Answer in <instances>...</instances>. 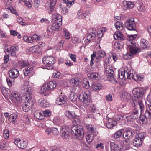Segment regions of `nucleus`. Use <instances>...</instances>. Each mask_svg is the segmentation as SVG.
<instances>
[{"label": "nucleus", "mask_w": 151, "mask_h": 151, "mask_svg": "<svg viewBox=\"0 0 151 151\" xmlns=\"http://www.w3.org/2000/svg\"><path fill=\"white\" fill-rule=\"evenodd\" d=\"M145 92V89L144 88L141 87L135 88L132 91L134 97L132 98V106H134L138 104L141 111L144 108L142 100V97Z\"/></svg>", "instance_id": "obj_1"}, {"label": "nucleus", "mask_w": 151, "mask_h": 151, "mask_svg": "<svg viewBox=\"0 0 151 151\" xmlns=\"http://www.w3.org/2000/svg\"><path fill=\"white\" fill-rule=\"evenodd\" d=\"M32 94L29 91H26L22 97V102L23 103L22 109L25 112H28L29 109L33 105V101L32 100Z\"/></svg>", "instance_id": "obj_2"}, {"label": "nucleus", "mask_w": 151, "mask_h": 151, "mask_svg": "<svg viewBox=\"0 0 151 151\" xmlns=\"http://www.w3.org/2000/svg\"><path fill=\"white\" fill-rule=\"evenodd\" d=\"M71 132L73 136L79 140H81L84 137V131L82 126H74L71 128Z\"/></svg>", "instance_id": "obj_3"}, {"label": "nucleus", "mask_w": 151, "mask_h": 151, "mask_svg": "<svg viewBox=\"0 0 151 151\" xmlns=\"http://www.w3.org/2000/svg\"><path fill=\"white\" fill-rule=\"evenodd\" d=\"M91 97L90 92L88 91L84 92V93H81L79 98L81 101L83 102V105L85 106H87L89 105L91 102Z\"/></svg>", "instance_id": "obj_4"}, {"label": "nucleus", "mask_w": 151, "mask_h": 151, "mask_svg": "<svg viewBox=\"0 0 151 151\" xmlns=\"http://www.w3.org/2000/svg\"><path fill=\"white\" fill-rule=\"evenodd\" d=\"M145 134L144 133H140L137 134L135 138L133 141L134 145L136 147L141 145L145 137Z\"/></svg>", "instance_id": "obj_5"}, {"label": "nucleus", "mask_w": 151, "mask_h": 151, "mask_svg": "<svg viewBox=\"0 0 151 151\" xmlns=\"http://www.w3.org/2000/svg\"><path fill=\"white\" fill-rule=\"evenodd\" d=\"M93 127V126L90 124L86 126V128L88 131L92 133L91 134H88L86 136V141L89 144L92 142L94 134H92V133L95 132L96 131V129H94Z\"/></svg>", "instance_id": "obj_6"}, {"label": "nucleus", "mask_w": 151, "mask_h": 151, "mask_svg": "<svg viewBox=\"0 0 151 151\" xmlns=\"http://www.w3.org/2000/svg\"><path fill=\"white\" fill-rule=\"evenodd\" d=\"M107 65L106 66L105 69V72L106 73V76L108 80L114 82H117V81L114 77V72L111 67L109 68Z\"/></svg>", "instance_id": "obj_7"}, {"label": "nucleus", "mask_w": 151, "mask_h": 151, "mask_svg": "<svg viewBox=\"0 0 151 151\" xmlns=\"http://www.w3.org/2000/svg\"><path fill=\"white\" fill-rule=\"evenodd\" d=\"M125 27L129 30H135L136 24L134 22V19L131 18L127 20L125 24Z\"/></svg>", "instance_id": "obj_8"}, {"label": "nucleus", "mask_w": 151, "mask_h": 151, "mask_svg": "<svg viewBox=\"0 0 151 151\" xmlns=\"http://www.w3.org/2000/svg\"><path fill=\"white\" fill-rule=\"evenodd\" d=\"M60 133L61 136L63 139H68L70 136L69 129L66 127H62L60 128Z\"/></svg>", "instance_id": "obj_9"}, {"label": "nucleus", "mask_w": 151, "mask_h": 151, "mask_svg": "<svg viewBox=\"0 0 151 151\" xmlns=\"http://www.w3.org/2000/svg\"><path fill=\"white\" fill-rule=\"evenodd\" d=\"M12 102L14 103H16L20 101L22 99V97H21L20 94L17 92H12L11 93L10 97Z\"/></svg>", "instance_id": "obj_10"}, {"label": "nucleus", "mask_w": 151, "mask_h": 151, "mask_svg": "<svg viewBox=\"0 0 151 151\" xmlns=\"http://www.w3.org/2000/svg\"><path fill=\"white\" fill-rule=\"evenodd\" d=\"M60 24L59 23L54 22L52 26H49L47 28L48 32H53L55 31H58L60 30Z\"/></svg>", "instance_id": "obj_11"}, {"label": "nucleus", "mask_w": 151, "mask_h": 151, "mask_svg": "<svg viewBox=\"0 0 151 151\" xmlns=\"http://www.w3.org/2000/svg\"><path fill=\"white\" fill-rule=\"evenodd\" d=\"M55 60L54 58L52 56L44 57L43 58V63L49 66L48 65H53L54 63Z\"/></svg>", "instance_id": "obj_12"}, {"label": "nucleus", "mask_w": 151, "mask_h": 151, "mask_svg": "<svg viewBox=\"0 0 151 151\" xmlns=\"http://www.w3.org/2000/svg\"><path fill=\"white\" fill-rule=\"evenodd\" d=\"M14 143L18 147L22 149L26 148L27 146V141L23 140H21L19 138L15 139Z\"/></svg>", "instance_id": "obj_13"}, {"label": "nucleus", "mask_w": 151, "mask_h": 151, "mask_svg": "<svg viewBox=\"0 0 151 151\" xmlns=\"http://www.w3.org/2000/svg\"><path fill=\"white\" fill-rule=\"evenodd\" d=\"M122 136L123 138L125 140V142L127 143L133 137L132 132L130 130H127L124 132Z\"/></svg>", "instance_id": "obj_14"}, {"label": "nucleus", "mask_w": 151, "mask_h": 151, "mask_svg": "<svg viewBox=\"0 0 151 151\" xmlns=\"http://www.w3.org/2000/svg\"><path fill=\"white\" fill-rule=\"evenodd\" d=\"M130 54L133 57V55L138 53L141 51L140 48L137 47L135 44H133L130 47L129 49Z\"/></svg>", "instance_id": "obj_15"}, {"label": "nucleus", "mask_w": 151, "mask_h": 151, "mask_svg": "<svg viewBox=\"0 0 151 151\" xmlns=\"http://www.w3.org/2000/svg\"><path fill=\"white\" fill-rule=\"evenodd\" d=\"M9 75L11 78L14 79L19 76V71L17 69H12L9 71Z\"/></svg>", "instance_id": "obj_16"}, {"label": "nucleus", "mask_w": 151, "mask_h": 151, "mask_svg": "<svg viewBox=\"0 0 151 151\" xmlns=\"http://www.w3.org/2000/svg\"><path fill=\"white\" fill-rule=\"evenodd\" d=\"M117 124L116 122L112 118H109L106 124V127L109 129H111Z\"/></svg>", "instance_id": "obj_17"}, {"label": "nucleus", "mask_w": 151, "mask_h": 151, "mask_svg": "<svg viewBox=\"0 0 151 151\" xmlns=\"http://www.w3.org/2000/svg\"><path fill=\"white\" fill-rule=\"evenodd\" d=\"M123 9L126 10L127 8L132 9L134 6V4L131 2L124 1L122 4Z\"/></svg>", "instance_id": "obj_18"}, {"label": "nucleus", "mask_w": 151, "mask_h": 151, "mask_svg": "<svg viewBox=\"0 0 151 151\" xmlns=\"http://www.w3.org/2000/svg\"><path fill=\"white\" fill-rule=\"evenodd\" d=\"M67 99L66 97L64 96H60L59 97L57 98L56 102L58 105H61L66 102Z\"/></svg>", "instance_id": "obj_19"}, {"label": "nucleus", "mask_w": 151, "mask_h": 151, "mask_svg": "<svg viewBox=\"0 0 151 151\" xmlns=\"http://www.w3.org/2000/svg\"><path fill=\"white\" fill-rule=\"evenodd\" d=\"M52 19L55 21V22L59 23L60 25L62 24V17L60 14L58 13H55L53 14L52 17Z\"/></svg>", "instance_id": "obj_20"}, {"label": "nucleus", "mask_w": 151, "mask_h": 151, "mask_svg": "<svg viewBox=\"0 0 151 151\" xmlns=\"http://www.w3.org/2000/svg\"><path fill=\"white\" fill-rule=\"evenodd\" d=\"M110 147L111 151H121V147L114 142H110Z\"/></svg>", "instance_id": "obj_21"}, {"label": "nucleus", "mask_w": 151, "mask_h": 151, "mask_svg": "<svg viewBox=\"0 0 151 151\" xmlns=\"http://www.w3.org/2000/svg\"><path fill=\"white\" fill-rule=\"evenodd\" d=\"M88 76L89 78L95 80H99L100 78L99 74L98 73H90L88 74Z\"/></svg>", "instance_id": "obj_22"}, {"label": "nucleus", "mask_w": 151, "mask_h": 151, "mask_svg": "<svg viewBox=\"0 0 151 151\" xmlns=\"http://www.w3.org/2000/svg\"><path fill=\"white\" fill-rule=\"evenodd\" d=\"M38 102L40 104V105L44 108L47 107L49 106V103L46 99L43 98L39 99Z\"/></svg>", "instance_id": "obj_23"}, {"label": "nucleus", "mask_w": 151, "mask_h": 151, "mask_svg": "<svg viewBox=\"0 0 151 151\" xmlns=\"http://www.w3.org/2000/svg\"><path fill=\"white\" fill-rule=\"evenodd\" d=\"M34 117L36 118L42 120L44 119V116L43 114V112L41 110L36 111L35 113Z\"/></svg>", "instance_id": "obj_24"}, {"label": "nucleus", "mask_w": 151, "mask_h": 151, "mask_svg": "<svg viewBox=\"0 0 151 151\" xmlns=\"http://www.w3.org/2000/svg\"><path fill=\"white\" fill-rule=\"evenodd\" d=\"M1 91L3 95L5 97H10L11 93H10V90L8 88L3 87L1 88Z\"/></svg>", "instance_id": "obj_25"}, {"label": "nucleus", "mask_w": 151, "mask_h": 151, "mask_svg": "<svg viewBox=\"0 0 151 151\" xmlns=\"http://www.w3.org/2000/svg\"><path fill=\"white\" fill-rule=\"evenodd\" d=\"M70 82L72 85L75 86H78L81 84L80 79L78 77L72 78Z\"/></svg>", "instance_id": "obj_26"}, {"label": "nucleus", "mask_w": 151, "mask_h": 151, "mask_svg": "<svg viewBox=\"0 0 151 151\" xmlns=\"http://www.w3.org/2000/svg\"><path fill=\"white\" fill-rule=\"evenodd\" d=\"M140 45L141 47L144 49L148 48L149 47L148 41L143 39L141 40Z\"/></svg>", "instance_id": "obj_27"}, {"label": "nucleus", "mask_w": 151, "mask_h": 151, "mask_svg": "<svg viewBox=\"0 0 151 151\" xmlns=\"http://www.w3.org/2000/svg\"><path fill=\"white\" fill-rule=\"evenodd\" d=\"M46 132H48L47 133L48 134H49L51 133L54 135H57L59 134L58 129L56 128L52 127L50 129H47L46 130Z\"/></svg>", "instance_id": "obj_28"}, {"label": "nucleus", "mask_w": 151, "mask_h": 151, "mask_svg": "<svg viewBox=\"0 0 151 151\" xmlns=\"http://www.w3.org/2000/svg\"><path fill=\"white\" fill-rule=\"evenodd\" d=\"M47 88L48 90H52L56 87V83L55 81H50L47 83H46Z\"/></svg>", "instance_id": "obj_29"}, {"label": "nucleus", "mask_w": 151, "mask_h": 151, "mask_svg": "<svg viewBox=\"0 0 151 151\" xmlns=\"http://www.w3.org/2000/svg\"><path fill=\"white\" fill-rule=\"evenodd\" d=\"M65 115L66 116L70 119H73L77 117V115L73 111H66Z\"/></svg>", "instance_id": "obj_30"}, {"label": "nucleus", "mask_w": 151, "mask_h": 151, "mask_svg": "<svg viewBox=\"0 0 151 151\" xmlns=\"http://www.w3.org/2000/svg\"><path fill=\"white\" fill-rule=\"evenodd\" d=\"M138 115V110L136 108H135L133 111L130 117L131 119H135L137 118Z\"/></svg>", "instance_id": "obj_31"}, {"label": "nucleus", "mask_w": 151, "mask_h": 151, "mask_svg": "<svg viewBox=\"0 0 151 151\" xmlns=\"http://www.w3.org/2000/svg\"><path fill=\"white\" fill-rule=\"evenodd\" d=\"M114 37L115 39L116 40H118L119 39L122 40H124L123 35L120 32H115L114 35Z\"/></svg>", "instance_id": "obj_32"}, {"label": "nucleus", "mask_w": 151, "mask_h": 151, "mask_svg": "<svg viewBox=\"0 0 151 151\" xmlns=\"http://www.w3.org/2000/svg\"><path fill=\"white\" fill-rule=\"evenodd\" d=\"M122 97L126 101H128L131 99V95L127 92H124L122 94Z\"/></svg>", "instance_id": "obj_33"}, {"label": "nucleus", "mask_w": 151, "mask_h": 151, "mask_svg": "<svg viewBox=\"0 0 151 151\" xmlns=\"http://www.w3.org/2000/svg\"><path fill=\"white\" fill-rule=\"evenodd\" d=\"M56 0H49L47 2L50 3L48 5V8L51 9H53L56 3Z\"/></svg>", "instance_id": "obj_34"}, {"label": "nucleus", "mask_w": 151, "mask_h": 151, "mask_svg": "<svg viewBox=\"0 0 151 151\" xmlns=\"http://www.w3.org/2000/svg\"><path fill=\"white\" fill-rule=\"evenodd\" d=\"M78 98V96L76 93L74 92H71L69 96L70 100L72 102L76 101Z\"/></svg>", "instance_id": "obj_35"}, {"label": "nucleus", "mask_w": 151, "mask_h": 151, "mask_svg": "<svg viewBox=\"0 0 151 151\" xmlns=\"http://www.w3.org/2000/svg\"><path fill=\"white\" fill-rule=\"evenodd\" d=\"M96 55V59H99L101 58H103L106 55V53L104 51L100 50L98 52Z\"/></svg>", "instance_id": "obj_36"}, {"label": "nucleus", "mask_w": 151, "mask_h": 151, "mask_svg": "<svg viewBox=\"0 0 151 151\" xmlns=\"http://www.w3.org/2000/svg\"><path fill=\"white\" fill-rule=\"evenodd\" d=\"M115 26L116 28L118 30H122L124 27L123 24L119 21H117L116 23H115Z\"/></svg>", "instance_id": "obj_37"}, {"label": "nucleus", "mask_w": 151, "mask_h": 151, "mask_svg": "<svg viewBox=\"0 0 151 151\" xmlns=\"http://www.w3.org/2000/svg\"><path fill=\"white\" fill-rule=\"evenodd\" d=\"M96 57V52H93V53L91 55V60L90 63V65L91 67H92L94 63L93 61L94 60V58Z\"/></svg>", "instance_id": "obj_38"}, {"label": "nucleus", "mask_w": 151, "mask_h": 151, "mask_svg": "<svg viewBox=\"0 0 151 151\" xmlns=\"http://www.w3.org/2000/svg\"><path fill=\"white\" fill-rule=\"evenodd\" d=\"M123 132V130L121 129L117 131L114 134V137L115 138H118L120 137Z\"/></svg>", "instance_id": "obj_39"}, {"label": "nucleus", "mask_w": 151, "mask_h": 151, "mask_svg": "<svg viewBox=\"0 0 151 151\" xmlns=\"http://www.w3.org/2000/svg\"><path fill=\"white\" fill-rule=\"evenodd\" d=\"M47 86L46 83L41 88L40 92L42 94L45 93L47 91L49 90L47 88Z\"/></svg>", "instance_id": "obj_40"}, {"label": "nucleus", "mask_w": 151, "mask_h": 151, "mask_svg": "<svg viewBox=\"0 0 151 151\" xmlns=\"http://www.w3.org/2000/svg\"><path fill=\"white\" fill-rule=\"evenodd\" d=\"M17 116L15 114H12L9 116V121L14 122L17 118Z\"/></svg>", "instance_id": "obj_41"}, {"label": "nucleus", "mask_w": 151, "mask_h": 151, "mask_svg": "<svg viewBox=\"0 0 151 151\" xmlns=\"http://www.w3.org/2000/svg\"><path fill=\"white\" fill-rule=\"evenodd\" d=\"M43 114L44 117H48L51 115V112L49 110H47L43 112Z\"/></svg>", "instance_id": "obj_42"}, {"label": "nucleus", "mask_w": 151, "mask_h": 151, "mask_svg": "<svg viewBox=\"0 0 151 151\" xmlns=\"http://www.w3.org/2000/svg\"><path fill=\"white\" fill-rule=\"evenodd\" d=\"M9 131L7 129L4 130L3 132V136L5 139L8 138L9 137Z\"/></svg>", "instance_id": "obj_43"}, {"label": "nucleus", "mask_w": 151, "mask_h": 151, "mask_svg": "<svg viewBox=\"0 0 151 151\" xmlns=\"http://www.w3.org/2000/svg\"><path fill=\"white\" fill-rule=\"evenodd\" d=\"M143 110L142 111L140 110L141 114L140 115L139 119L142 122V123L144 124L145 123L144 122L145 121V120H147V118H146L145 115H144L141 114L142 112L143 111Z\"/></svg>", "instance_id": "obj_44"}, {"label": "nucleus", "mask_w": 151, "mask_h": 151, "mask_svg": "<svg viewBox=\"0 0 151 151\" xmlns=\"http://www.w3.org/2000/svg\"><path fill=\"white\" fill-rule=\"evenodd\" d=\"M23 39L24 41L32 43L33 42L32 37H28L26 36H24L23 37Z\"/></svg>", "instance_id": "obj_45"}, {"label": "nucleus", "mask_w": 151, "mask_h": 151, "mask_svg": "<svg viewBox=\"0 0 151 151\" xmlns=\"http://www.w3.org/2000/svg\"><path fill=\"white\" fill-rule=\"evenodd\" d=\"M39 47L38 46H35L32 48V51L33 53H38L39 52Z\"/></svg>", "instance_id": "obj_46"}, {"label": "nucleus", "mask_w": 151, "mask_h": 151, "mask_svg": "<svg viewBox=\"0 0 151 151\" xmlns=\"http://www.w3.org/2000/svg\"><path fill=\"white\" fill-rule=\"evenodd\" d=\"M93 90H100L101 88V86L100 84H95L92 86Z\"/></svg>", "instance_id": "obj_47"}, {"label": "nucleus", "mask_w": 151, "mask_h": 151, "mask_svg": "<svg viewBox=\"0 0 151 151\" xmlns=\"http://www.w3.org/2000/svg\"><path fill=\"white\" fill-rule=\"evenodd\" d=\"M137 34H134V35H130L127 36V39L129 41H131L132 40H134L136 38V37H137Z\"/></svg>", "instance_id": "obj_48"}, {"label": "nucleus", "mask_w": 151, "mask_h": 151, "mask_svg": "<svg viewBox=\"0 0 151 151\" xmlns=\"http://www.w3.org/2000/svg\"><path fill=\"white\" fill-rule=\"evenodd\" d=\"M129 71L128 70L127 71L124 70V73L123 74H124V79L125 80L126 79H129L130 78H129Z\"/></svg>", "instance_id": "obj_49"}, {"label": "nucleus", "mask_w": 151, "mask_h": 151, "mask_svg": "<svg viewBox=\"0 0 151 151\" xmlns=\"http://www.w3.org/2000/svg\"><path fill=\"white\" fill-rule=\"evenodd\" d=\"M64 33L65 38L67 39H68L70 38V35L68 31L65 29L63 30Z\"/></svg>", "instance_id": "obj_50"}, {"label": "nucleus", "mask_w": 151, "mask_h": 151, "mask_svg": "<svg viewBox=\"0 0 151 151\" xmlns=\"http://www.w3.org/2000/svg\"><path fill=\"white\" fill-rule=\"evenodd\" d=\"M132 55L129 53H127L123 56L124 58L126 60H129L132 58Z\"/></svg>", "instance_id": "obj_51"}, {"label": "nucleus", "mask_w": 151, "mask_h": 151, "mask_svg": "<svg viewBox=\"0 0 151 151\" xmlns=\"http://www.w3.org/2000/svg\"><path fill=\"white\" fill-rule=\"evenodd\" d=\"M72 41L73 43H79L81 42V40L77 37H73L72 38Z\"/></svg>", "instance_id": "obj_52"}, {"label": "nucleus", "mask_w": 151, "mask_h": 151, "mask_svg": "<svg viewBox=\"0 0 151 151\" xmlns=\"http://www.w3.org/2000/svg\"><path fill=\"white\" fill-rule=\"evenodd\" d=\"M29 65V63L27 61H23L20 63V65L23 67L28 66Z\"/></svg>", "instance_id": "obj_53"}, {"label": "nucleus", "mask_w": 151, "mask_h": 151, "mask_svg": "<svg viewBox=\"0 0 151 151\" xmlns=\"http://www.w3.org/2000/svg\"><path fill=\"white\" fill-rule=\"evenodd\" d=\"M40 0H35L34 6L35 8H37L40 5Z\"/></svg>", "instance_id": "obj_54"}, {"label": "nucleus", "mask_w": 151, "mask_h": 151, "mask_svg": "<svg viewBox=\"0 0 151 151\" xmlns=\"http://www.w3.org/2000/svg\"><path fill=\"white\" fill-rule=\"evenodd\" d=\"M81 146L83 149L86 150H88L89 148V146L84 142L82 143Z\"/></svg>", "instance_id": "obj_55"}, {"label": "nucleus", "mask_w": 151, "mask_h": 151, "mask_svg": "<svg viewBox=\"0 0 151 151\" xmlns=\"http://www.w3.org/2000/svg\"><path fill=\"white\" fill-rule=\"evenodd\" d=\"M27 2L25 1V5L27 6L28 8H30L32 6L31 4V1H30L29 0H27Z\"/></svg>", "instance_id": "obj_56"}, {"label": "nucleus", "mask_w": 151, "mask_h": 151, "mask_svg": "<svg viewBox=\"0 0 151 151\" xmlns=\"http://www.w3.org/2000/svg\"><path fill=\"white\" fill-rule=\"evenodd\" d=\"M10 49L11 50V52H10V53L11 55L12 56H15L16 53L15 52V50L14 49L13 47H11L10 48Z\"/></svg>", "instance_id": "obj_57"}, {"label": "nucleus", "mask_w": 151, "mask_h": 151, "mask_svg": "<svg viewBox=\"0 0 151 151\" xmlns=\"http://www.w3.org/2000/svg\"><path fill=\"white\" fill-rule=\"evenodd\" d=\"M145 114L146 117L147 116L148 119H151V113L148 110H146Z\"/></svg>", "instance_id": "obj_58"}, {"label": "nucleus", "mask_w": 151, "mask_h": 151, "mask_svg": "<svg viewBox=\"0 0 151 151\" xmlns=\"http://www.w3.org/2000/svg\"><path fill=\"white\" fill-rule=\"evenodd\" d=\"M93 37H94V36L92 35L91 34H89L86 37V40L88 41V42H89L91 40H93V38H92Z\"/></svg>", "instance_id": "obj_59"}, {"label": "nucleus", "mask_w": 151, "mask_h": 151, "mask_svg": "<svg viewBox=\"0 0 151 151\" xmlns=\"http://www.w3.org/2000/svg\"><path fill=\"white\" fill-rule=\"evenodd\" d=\"M73 119H74V122H75L76 123L77 125H79L80 124V120L79 119V117L78 116H77V117H75V118H74Z\"/></svg>", "instance_id": "obj_60"}, {"label": "nucleus", "mask_w": 151, "mask_h": 151, "mask_svg": "<svg viewBox=\"0 0 151 151\" xmlns=\"http://www.w3.org/2000/svg\"><path fill=\"white\" fill-rule=\"evenodd\" d=\"M0 149L2 150L6 149V145L4 142H1L0 144Z\"/></svg>", "instance_id": "obj_61"}, {"label": "nucleus", "mask_w": 151, "mask_h": 151, "mask_svg": "<svg viewBox=\"0 0 151 151\" xmlns=\"http://www.w3.org/2000/svg\"><path fill=\"white\" fill-rule=\"evenodd\" d=\"M70 57L71 59L74 62L76 61V56L75 54H70Z\"/></svg>", "instance_id": "obj_62"}, {"label": "nucleus", "mask_w": 151, "mask_h": 151, "mask_svg": "<svg viewBox=\"0 0 151 151\" xmlns=\"http://www.w3.org/2000/svg\"><path fill=\"white\" fill-rule=\"evenodd\" d=\"M10 34L14 36H17L18 33L15 30H10Z\"/></svg>", "instance_id": "obj_63"}, {"label": "nucleus", "mask_w": 151, "mask_h": 151, "mask_svg": "<svg viewBox=\"0 0 151 151\" xmlns=\"http://www.w3.org/2000/svg\"><path fill=\"white\" fill-rule=\"evenodd\" d=\"M65 63L68 66H70L73 65L72 63L70 62L69 60H67L65 61Z\"/></svg>", "instance_id": "obj_64"}]
</instances>
